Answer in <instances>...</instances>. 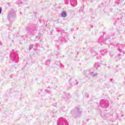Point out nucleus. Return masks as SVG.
I'll return each instance as SVG.
<instances>
[{"label": "nucleus", "mask_w": 125, "mask_h": 125, "mask_svg": "<svg viewBox=\"0 0 125 125\" xmlns=\"http://www.w3.org/2000/svg\"><path fill=\"white\" fill-rule=\"evenodd\" d=\"M61 16H62V17L65 18V17H66L67 16V14H66V12H65V11L62 12L61 13Z\"/></svg>", "instance_id": "7"}, {"label": "nucleus", "mask_w": 125, "mask_h": 125, "mask_svg": "<svg viewBox=\"0 0 125 125\" xmlns=\"http://www.w3.org/2000/svg\"><path fill=\"white\" fill-rule=\"evenodd\" d=\"M0 45H2V42H0Z\"/></svg>", "instance_id": "15"}, {"label": "nucleus", "mask_w": 125, "mask_h": 125, "mask_svg": "<svg viewBox=\"0 0 125 125\" xmlns=\"http://www.w3.org/2000/svg\"><path fill=\"white\" fill-rule=\"evenodd\" d=\"M91 76H92V77H96L97 76H98V73H96L94 74L93 72H92V73H91Z\"/></svg>", "instance_id": "9"}, {"label": "nucleus", "mask_w": 125, "mask_h": 125, "mask_svg": "<svg viewBox=\"0 0 125 125\" xmlns=\"http://www.w3.org/2000/svg\"><path fill=\"white\" fill-rule=\"evenodd\" d=\"M67 121L64 118H60L58 121V125H66Z\"/></svg>", "instance_id": "2"}, {"label": "nucleus", "mask_w": 125, "mask_h": 125, "mask_svg": "<svg viewBox=\"0 0 125 125\" xmlns=\"http://www.w3.org/2000/svg\"><path fill=\"white\" fill-rule=\"evenodd\" d=\"M70 3L74 7H75V6H77V4H78L77 0H70Z\"/></svg>", "instance_id": "4"}, {"label": "nucleus", "mask_w": 125, "mask_h": 125, "mask_svg": "<svg viewBox=\"0 0 125 125\" xmlns=\"http://www.w3.org/2000/svg\"><path fill=\"white\" fill-rule=\"evenodd\" d=\"M100 106L102 107V108H108L109 107V102L106 100H102L100 103Z\"/></svg>", "instance_id": "1"}, {"label": "nucleus", "mask_w": 125, "mask_h": 125, "mask_svg": "<svg viewBox=\"0 0 125 125\" xmlns=\"http://www.w3.org/2000/svg\"><path fill=\"white\" fill-rule=\"evenodd\" d=\"M60 40V41H62V42H66L64 38H61Z\"/></svg>", "instance_id": "10"}, {"label": "nucleus", "mask_w": 125, "mask_h": 125, "mask_svg": "<svg viewBox=\"0 0 125 125\" xmlns=\"http://www.w3.org/2000/svg\"><path fill=\"white\" fill-rule=\"evenodd\" d=\"M2 9L0 7V13H1Z\"/></svg>", "instance_id": "14"}, {"label": "nucleus", "mask_w": 125, "mask_h": 125, "mask_svg": "<svg viewBox=\"0 0 125 125\" xmlns=\"http://www.w3.org/2000/svg\"><path fill=\"white\" fill-rule=\"evenodd\" d=\"M119 50H120V48H119Z\"/></svg>", "instance_id": "17"}, {"label": "nucleus", "mask_w": 125, "mask_h": 125, "mask_svg": "<svg viewBox=\"0 0 125 125\" xmlns=\"http://www.w3.org/2000/svg\"><path fill=\"white\" fill-rule=\"evenodd\" d=\"M107 116H109V114H106Z\"/></svg>", "instance_id": "16"}, {"label": "nucleus", "mask_w": 125, "mask_h": 125, "mask_svg": "<svg viewBox=\"0 0 125 125\" xmlns=\"http://www.w3.org/2000/svg\"><path fill=\"white\" fill-rule=\"evenodd\" d=\"M95 66L96 67V69H98V68L100 67V64L99 63H96L95 64Z\"/></svg>", "instance_id": "8"}, {"label": "nucleus", "mask_w": 125, "mask_h": 125, "mask_svg": "<svg viewBox=\"0 0 125 125\" xmlns=\"http://www.w3.org/2000/svg\"><path fill=\"white\" fill-rule=\"evenodd\" d=\"M15 17V12H13L9 14L8 19L10 20L11 19H12V18H14Z\"/></svg>", "instance_id": "5"}, {"label": "nucleus", "mask_w": 125, "mask_h": 125, "mask_svg": "<svg viewBox=\"0 0 125 125\" xmlns=\"http://www.w3.org/2000/svg\"><path fill=\"white\" fill-rule=\"evenodd\" d=\"M11 59L13 61H15L16 62H17V61H16V60H17V59H18V55L15 54H11Z\"/></svg>", "instance_id": "3"}, {"label": "nucleus", "mask_w": 125, "mask_h": 125, "mask_svg": "<svg viewBox=\"0 0 125 125\" xmlns=\"http://www.w3.org/2000/svg\"><path fill=\"white\" fill-rule=\"evenodd\" d=\"M81 115H82V111L80 109H78L77 113V117H81Z\"/></svg>", "instance_id": "6"}, {"label": "nucleus", "mask_w": 125, "mask_h": 125, "mask_svg": "<svg viewBox=\"0 0 125 125\" xmlns=\"http://www.w3.org/2000/svg\"><path fill=\"white\" fill-rule=\"evenodd\" d=\"M102 39V37H100V38L99 39V41L100 42L101 41Z\"/></svg>", "instance_id": "13"}, {"label": "nucleus", "mask_w": 125, "mask_h": 125, "mask_svg": "<svg viewBox=\"0 0 125 125\" xmlns=\"http://www.w3.org/2000/svg\"><path fill=\"white\" fill-rule=\"evenodd\" d=\"M45 92H46V93H51V92L48 90H45Z\"/></svg>", "instance_id": "11"}, {"label": "nucleus", "mask_w": 125, "mask_h": 125, "mask_svg": "<svg viewBox=\"0 0 125 125\" xmlns=\"http://www.w3.org/2000/svg\"><path fill=\"white\" fill-rule=\"evenodd\" d=\"M33 47H34V45H31L29 46V50H31V49H32V48H33Z\"/></svg>", "instance_id": "12"}]
</instances>
